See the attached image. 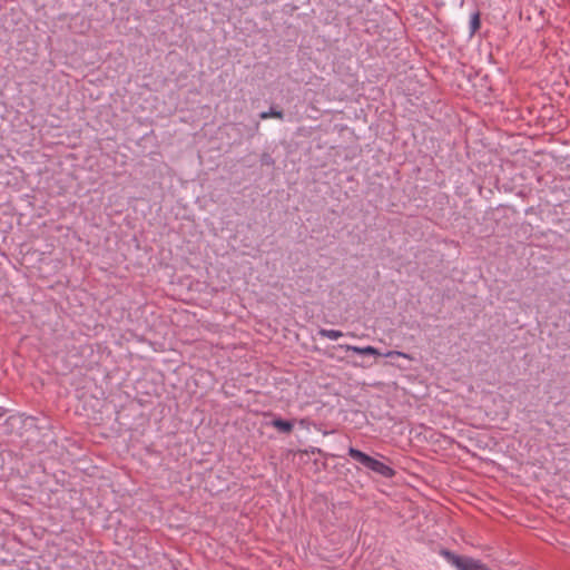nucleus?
<instances>
[{
  "mask_svg": "<svg viewBox=\"0 0 570 570\" xmlns=\"http://www.w3.org/2000/svg\"><path fill=\"white\" fill-rule=\"evenodd\" d=\"M348 455L362 464L364 468L368 469L370 471L383 476V478H393L395 475V471L386 465L385 463L376 460L375 458L362 452L358 449H355L351 446L348 449Z\"/></svg>",
  "mask_w": 570,
  "mask_h": 570,
  "instance_id": "obj_1",
  "label": "nucleus"
},
{
  "mask_svg": "<svg viewBox=\"0 0 570 570\" xmlns=\"http://www.w3.org/2000/svg\"><path fill=\"white\" fill-rule=\"evenodd\" d=\"M338 347L343 348L345 351H352V352L361 354V355L382 356V353L373 346L358 347V346H353V345H348V344H341V345H338ZM383 356H385V357L399 356V357L410 358V356L406 353H403L400 351H389L385 354H383Z\"/></svg>",
  "mask_w": 570,
  "mask_h": 570,
  "instance_id": "obj_2",
  "label": "nucleus"
},
{
  "mask_svg": "<svg viewBox=\"0 0 570 570\" xmlns=\"http://www.w3.org/2000/svg\"><path fill=\"white\" fill-rule=\"evenodd\" d=\"M273 428H275L278 432L281 433H284V434H289L292 433L293 429H294V422L293 421H287V420H284L282 419L281 416H275L271 423H269Z\"/></svg>",
  "mask_w": 570,
  "mask_h": 570,
  "instance_id": "obj_3",
  "label": "nucleus"
},
{
  "mask_svg": "<svg viewBox=\"0 0 570 570\" xmlns=\"http://www.w3.org/2000/svg\"><path fill=\"white\" fill-rule=\"evenodd\" d=\"M261 119H268V118H277L283 120L284 119V112L283 110H277L275 107H271L268 111H262L259 114Z\"/></svg>",
  "mask_w": 570,
  "mask_h": 570,
  "instance_id": "obj_4",
  "label": "nucleus"
},
{
  "mask_svg": "<svg viewBox=\"0 0 570 570\" xmlns=\"http://www.w3.org/2000/svg\"><path fill=\"white\" fill-rule=\"evenodd\" d=\"M318 334L322 336V337H327L330 340H337L340 337L343 336V333L338 330H326V328H321L318 331Z\"/></svg>",
  "mask_w": 570,
  "mask_h": 570,
  "instance_id": "obj_5",
  "label": "nucleus"
},
{
  "mask_svg": "<svg viewBox=\"0 0 570 570\" xmlns=\"http://www.w3.org/2000/svg\"><path fill=\"white\" fill-rule=\"evenodd\" d=\"M261 164L265 166H272L274 165V159L268 153H264L261 156Z\"/></svg>",
  "mask_w": 570,
  "mask_h": 570,
  "instance_id": "obj_6",
  "label": "nucleus"
},
{
  "mask_svg": "<svg viewBox=\"0 0 570 570\" xmlns=\"http://www.w3.org/2000/svg\"><path fill=\"white\" fill-rule=\"evenodd\" d=\"M479 27H480V19H479V14L475 13L471 20V29L474 32L476 29H479Z\"/></svg>",
  "mask_w": 570,
  "mask_h": 570,
  "instance_id": "obj_7",
  "label": "nucleus"
},
{
  "mask_svg": "<svg viewBox=\"0 0 570 570\" xmlns=\"http://www.w3.org/2000/svg\"><path fill=\"white\" fill-rule=\"evenodd\" d=\"M4 415V410L0 407V419Z\"/></svg>",
  "mask_w": 570,
  "mask_h": 570,
  "instance_id": "obj_8",
  "label": "nucleus"
}]
</instances>
